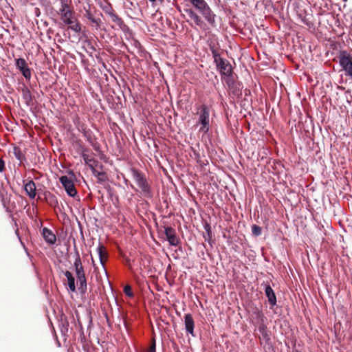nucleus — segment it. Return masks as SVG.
<instances>
[{
  "label": "nucleus",
  "mask_w": 352,
  "mask_h": 352,
  "mask_svg": "<svg viewBox=\"0 0 352 352\" xmlns=\"http://www.w3.org/2000/svg\"><path fill=\"white\" fill-rule=\"evenodd\" d=\"M192 6L193 8L198 11L200 14L212 28H215L216 14L212 10L208 3L205 0H188Z\"/></svg>",
  "instance_id": "nucleus-1"
},
{
  "label": "nucleus",
  "mask_w": 352,
  "mask_h": 352,
  "mask_svg": "<svg viewBox=\"0 0 352 352\" xmlns=\"http://www.w3.org/2000/svg\"><path fill=\"white\" fill-rule=\"evenodd\" d=\"M199 123L201 124L199 131L206 133L209 131L210 110L207 105L202 104L199 112Z\"/></svg>",
  "instance_id": "nucleus-2"
},
{
  "label": "nucleus",
  "mask_w": 352,
  "mask_h": 352,
  "mask_svg": "<svg viewBox=\"0 0 352 352\" xmlns=\"http://www.w3.org/2000/svg\"><path fill=\"white\" fill-rule=\"evenodd\" d=\"M339 63L346 74L352 78V56L346 51L342 52L339 56Z\"/></svg>",
  "instance_id": "nucleus-3"
},
{
  "label": "nucleus",
  "mask_w": 352,
  "mask_h": 352,
  "mask_svg": "<svg viewBox=\"0 0 352 352\" xmlns=\"http://www.w3.org/2000/svg\"><path fill=\"white\" fill-rule=\"evenodd\" d=\"M59 181L69 197H74L77 195V190L74 186V182L67 176H61L59 178Z\"/></svg>",
  "instance_id": "nucleus-4"
},
{
  "label": "nucleus",
  "mask_w": 352,
  "mask_h": 352,
  "mask_svg": "<svg viewBox=\"0 0 352 352\" xmlns=\"http://www.w3.org/2000/svg\"><path fill=\"white\" fill-rule=\"evenodd\" d=\"M217 70L221 75L226 76L228 78L232 77L233 70L231 64L226 58L222 59L216 64Z\"/></svg>",
  "instance_id": "nucleus-5"
},
{
  "label": "nucleus",
  "mask_w": 352,
  "mask_h": 352,
  "mask_svg": "<svg viewBox=\"0 0 352 352\" xmlns=\"http://www.w3.org/2000/svg\"><path fill=\"white\" fill-rule=\"evenodd\" d=\"M15 65L16 69L21 72L23 76L26 80H30L32 76L31 70L28 67L26 60L23 58H18L15 59Z\"/></svg>",
  "instance_id": "nucleus-6"
},
{
  "label": "nucleus",
  "mask_w": 352,
  "mask_h": 352,
  "mask_svg": "<svg viewBox=\"0 0 352 352\" xmlns=\"http://www.w3.org/2000/svg\"><path fill=\"white\" fill-rule=\"evenodd\" d=\"M74 256L75 260L74 262V268L76 273V278H80L85 276L84 267L82 264L79 252L76 246L74 245Z\"/></svg>",
  "instance_id": "nucleus-7"
},
{
  "label": "nucleus",
  "mask_w": 352,
  "mask_h": 352,
  "mask_svg": "<svg viewBox=\"0 0 352 352\" xmlns=\"http://www.w3.org/2000/svg\"><path fill=\"white\" fill-rule=\"evenodd\" d=\"M183 12L186 13L190 20H192L196 26L204 28L206 25L201 17L196 12V10L192 8H184Z\"/></svg>",
  "instance_id": "nucleus-8"
},
{
  "label": "nucleus",
  "mask_w": 352,
  "mask_h": 352,
  "mask_svg": "<svg viewBox=\"0 0 352 352\" xmlns=\"http://www.w3.org/2000/svg\"><path fill=\"white\" fill-rule=\"evenodd\" d=\"M183 12L186 13L190 20H192L196 26L204 28L206 25L201 17L196 12V10L192 8H184Z\"/></svg>",
  "instance_id": "nucleus-9"
},
{
  "label": "nucleus",
  "mask_w": 352,
  "mask_h": 352,
  "mask_svg": "<svg viewBox=\"0 0 352 352\" xmlns=\"http://www.w3.org/2000/svg\"><path fill=\"white\" fill-rule=\"evenodd\" d=\"M261 286L264 287V292L265 295L267 298V300L269 302V304L270 305V309H272L274 306L276 305L277 303V299L276 294L274 291V289L272 288L270 285L267 282H263L261 284Z\"/></svg>",
  "instance_id": "nucleus-10"
},
{
  "label": "nucleus",
  "mask_w": 352,
  "mask_h": 352,
  "mask_svg": "<svg viewBox=\"0 0 352 352\" xmlns=\"http://www.w3.org/2000/svg\"><path fill=\"white\" fill-rule=\"evenodd\" d=\"M106 12L109 14L111 21L116 23V25L120 28V29L124 32H128L129 31V28L126 25L122 18H120L113 10L112 8H109L106 10Z\"/></svg>",
  "instance_id": "nucleus-11"
},
{
  "label": "nucleus",
  "mask_w": 352,
  "mask_h": 352,
  "mask_svg": "<svg viewBox=\"0 0 352 352\" xmlns=\"http://www.w3.org/2000/svg\"><path fill=\"white\" fill-rule=\"evenodd\" d=\"M164 234L170 245L176 247L179 244V239L177 236L175 230L173 228L165 227Z\"/></svg>",
  "instance_id": "nucleus-12"
},
{
  "label": "nucleus",
  "mask_w": 352,
  "mask_h": 352,
  "mask_svg": "<svg viewBox=\"0 0 352 352\" xmlns=\"http://www.w3.org/2000/svg\"><path fill=\"white\" fill-rule=\"evenodd\" d=\"M41 235H42L43 239L45 240V241L47 244L52 245L56 243V236L54 234V233L49 228H47L46 227L43 228L42 231H41Z\"/></svg>",
  "instance_id": "nucleus-13"
},
{
  "label": "nucleus",
  "mask_w": 352,
  "mask_h": 352,
  "mask_svg": "<svg viewBox=\"0 0 352 352\" xmlns=\"http://www.w3.org/2000/svg\"><path fill=\"white\" fill-rule=\"evenodd\" d=\"M184 324L186 332L192 336L194 335L195 322L190 314H186L184 315Z\"/></svg>",
  "instance_id": "nucleus-14"
},
{
  "label": "nucleus",
  "mask_w": 352,
  "mask_h": 352,
  "mask_svg": "<svg viewBox=\"0 0 352 352\" xmlns=\"http://www.w3.org/2000/svg\"><path fill=\"white\" fill-rule=\"evenodd\" d=\"M21 91L22 94V98L24 100L25 104L28 107L33 106V96L32 95L28 87L26 85H23V87L21 88Z\"/></svg>",
  "instance_id": "nucleus-15"
},
{
  "label": "nucleus",
  "mask_w": 352,
  "mask_h": 352,
  "mask_svg": "<svg viewBox=\"0 0 352 352\" xmlns=\"http://www.w3.org/2000/svg\"><path fill=\"white\" fill-rule=\"evenodd\" d=\"M86 18L91 23V26L96 30H106L105 28H102V22L100 18L95 17L91 12L87 11L85 14Z\"/></svg>",
  "instance_id": "nucleus-16"
},
{
  "label": "nucleus",
  "mask_w": 352,
  "mask_h": 352,
  "mask_svg": "<svg viewBox=\"0 0 352 352\" xmlns=\"http://www.w3.org/2000/svg\"><path fill=\"white\" fill-rule=\"evenodd\" d=\"M58 14L60 15L61 20L65 25L71 24V21L74 18V12L71 9H67V12L59 10Z\"/></svg>",
  "instance_id": "nucleus-17"
},
{
  "label": "nucleus",
  "mask_w": 352,
  "mask_h": 352,
  "mask_svg": "<svg viewBox=\"0 0 352 352\" xmlns=\"http://www.w3.org/2000/svg\"><path fill=\"white\" fill-rule=\"evenodd\" d=\"M138 186L141 189L143 196L146 198H151L153 197L152 189L147 181V179L138 184Z\"/></svg>",
  "instance_id": "nucleus-18"
},
{
  "label": "nucleus",
  "mask_w": 352,
  "mask_h": 352,
  "mask_svg": "<svg viewBox=\"0 0 352 352\" xmlns=\"http://www.w3.org/2000/svg\"><path fill=\"white\" fill-rule=\"evenodd\" d=\"M58 326L61 335L64 337L68 336L67 333L69 331V320L65 315H62L60 316V319L58 321Z\"/></svg>",
  "instance_id": "nucleus-19"
},
{
  "label": "nucleus",
  "mask_w": 352,
  "mask_h": 352,
  "mask_svg": "<svg viewBox=\"0 0 352 352\" xmlns=\"http://www.w3.org/2000/svg\"><path fill=\"white\" fill-rule=\"evenodd\" d=\"M258 331L261 335L260 339H263L267 344H270L271 343V338L267 325L265 324H259Z\"/></svg>",
  "instance_id": "nucleus-20"
},
{
  "label": "nucleus",
  "mask_w": 352,
  "mask_h": 352,
  "mask_svg": "<svg viewBox=\"0 0 352 352\" xmlns=\"http://www.w3.org/2000/svg\"><path fill=\"white\" fill-rule=\"evenodd\" d=\"M24 190L30 198L34 199L36 197V185L33 180H29L24 184Z\"/></svg>",
  "instance_id": "nucleus-21"
},
{
  "label": "nucleus",
  "mask_w": 352,
  "mask_h": 352,
  "mask_svg": "<svg viewBox=\"0 0 352 352\" xmlns=\"http://www.w3.org/2000/svg\"><path fill=\"white\" fill-rule=\"evenodd\" d=\"M131 172L137 185L146 179L145 174L138 169L132 168H131Z\"/></svg>",
  "instance_id": "nucleus-22"
},
{
  "label": "nucleus",
  "mask_w": 352,
  "mask_h": 352,
  "mask_svg": "<svg viewBox=\"0 0 352 352\" xmlns=\"http://www.w3.org/2000/svg\"><path fill=\"white\" fill-rule=\"evenodd\" d=\"M87 151H88V149H87V148L82 149L81 157H82L85 164L86 165H87L92 171H95L94 166L91 163L96 162V160L93 158H89L88 155H87L85 153V152H87Z\"/></svg>",
  "instance_id": "nucleus-23"
},
{
  "label": "nucleus",
  "mask_w": 352,
  "mask_h": 352,
  "mask_svg": "<svg viewBox=\"0 0 352 352\" xmlns=\"http://www.w3.org/2000/svg\"><path fill=\"white\" fill-rule=\"evenodd\" d=\"M209 49L211 52L212 58L214 59V63L215 64L224 58L221 57V54H219V52H218L217 49L215 47L214 44H210Z\"/></svg>",
  "instance_id": "nucleus-24"
},
{
  "label": "nucleus",
  "mask_w": 352,
  "mask_h": 352,
  "mask_svg": "<svg viewBox=\"0 0 352 352\" xmlns=\"http://www.w3.org/2000/svg\"><path fill=\"white\" fill-rule=\"evenodd\" d=\"M96 251H97L98 256H99L100 263L102 265V266L103 267V268L105 270L104 263V256L106 254L105 247L104 245H102L101 243H99L98 248H96Z\"/></svg>",
  "instance_id": "nucleus-25"
},
{
  "label": "nucleus",
  "mask_w": 352,
  "mask_h": 352,
  "mask_svg": "<svg viewBox=\"0 0 352 352\" xmlns=\"http://www.w3.org/2000/svg\"><path fill=\"white\" fill-rule=\"evenodd\" d=\"M77 281L79 283L78 289L81 294H84L87 292V278L86 276H82L80 278H77Z\"/></svg>",
  "instance_id": "nucleus-26"
},
{
  "label": "nucleus",
  "mask_w": 352,
  "mask_h": 352,
  "mask_svg": "<svg viewBox=\"0 0 352 352\" xmlns=\"http://www.w3.org/2000/svg\"><path fill=\"white\" fill-rule=\"evenodd\" d=\"M204 228L206 230L207 236H206L204 234L203 235L204 239L206 241H208V243H210V241L212 239V229L210 224L208 222H205L204 224Z\"/></svg>",
  "instance_id": "nucleus-27"
},
{
  "label": "nucleus",
  "mask_w": 352,
  "mask_h": 352,
  "mask_svg": "<svg viewBox=\"0 0 352 352\" xmlns=\"http://www.w3.org/2000/svg\"><path fill=\"white\" fill-rule=\"evenodd\" d=\"M46 199H47V204L51 207L54 208L58 207V199L54 195L49 192L48 195L46 196Z\"/></svg>",
  "instance_id": "nucleus-28"
},
{
  "label": "nucleus",
  "mask_w": 352,
  "mask_h": 352,
  "mask_svg": "<svg viewBox=\"0 0 352 352\" xmlns=\"http://www.w3.org/2000/svg\"><path fill=\"white\" fill-rule=\"evenodd\" d=\"M68 28L76 33L79 34L82 31L81 25L78 22H74V20L71 21V24H67Z\"/></svg>",
  "instance_id": "nucleus-29"
},
{
  "label": "nucleus",
  "mask_w": 352,
  "mask_h": 352,
  "mask_svg": "<svg viewBox=\"0 0 352 352\" xmlns=\"http://www.w3.org/2000/svg\"><path fill=\"white\" fill-rule=\"evenodd\" d=\"M13 153H14L15 158L16 160H18L19 161H20L21 162L25 160V156L21 151L20 148L15 146L13 149Z\"/></svg>",
  "instance_id": "nucleus-30"
},
{
  "label": "nucleus",
  "mask_w": 352,
  "mask_h": 352,
  "mask_svg": "<svg viewBox=\"0 0 352 352\" xmlns=\"http://www.w3.org/2000/svg\"><path fill=\"white\" fill-rule=\"evenodd\" d=\"M92 172H93V174L94 175V176L97 177L99 183H102V182L107 181L108 179L107 175L106 173H104V172L98 171L96 170H95V171H92Z\"/></svg>",
  "instance_id": "nucleus-31"
},
{
  "label": "nucleus",
  "mask_w": 352,
  "mask_h": 352,
  "mask_svg": "<svg viewBox=\"0 0 352 352\" xmlns=\"http://www.w3.org/2000/svg\"><path fill=\"white\" fill-rule=\"evenodd\" d=\"M254 314L256 319L258 320V322H260L259 324H265V320H266V318L263 314L262 311L256 309L254 311Z\"/></svg>",
  "instance_id": "nucleus-32"
},
{
  "label": "nucleus",
  "mask_w": 352,
  "mask_h": 352,
  "mask_svg": "<svg viewBox=\"0 0 352 352\" xmlns=\"http://www.w3.org/2000/svg\"><path fill=\"white\" fill-rule=\"evenodd\" d=\"M232 94L234 96L239 97L241 96V91L239 85H236L230 88Z\"/></svg>",
  "instance_id": "nucleus-33"
},
{
  "label": "nucleus",
  "mask_w": 352,
  "mask_h": 352,
  "mask_svg": "<svg viewBox=\"0 0 352 352\" xmlns=\"http://www.w3.org/2000/svg\"><path fill=\"white\" fill-rule=\"evenodd\" d=\"M252 232L253 236H259L262 234V228L258 225L253 224L252 226Z\"/></svg>",
  "instance_id": "nucleus-34"
},
{
  "label": "nucleus",
  "mask_w": 352,
  "mask_h": 352,
  "mask_svg": "<svg viewBox=\"0 0 352 352\" xmlns=\"http://www.w3.org/2000/svg\"><path fill=\"white\" fill-rule=\"evenodd\" d=\"M123 292L124 294L129 298H133L134 296L132 288L129 285H126L124 286Z\"/></svg>",
  "instance_id": "nucleus-35"
},
{
  "label": "nucleus",
  "mask_w": 352,
  "mask_h": 352,
  "mask_svg": "<svg viewBox=\"0 0 352 352\" xmlns=\"http://www.w3.org/2000/svg\"><path fill=\"white\" fill-rule=\"evenodd\" d=\"M67 285H68L69 289L72 292H76V288L74 277H72L71 278H68L67 279Z\"/></svg>",
  "instance_id": "nucleus-36"
},
{
  "label": "nucleus",
  "mask_w": 352,
  "mask_h": 352,
  "mask_svg": "<svg viewBox=\"0 0 352 352\" xmlns=\"http://www.w3.org/2000/svg\"><path fill=\"white\" fill-rule=\"evenodd\" d=\"M85 137L86 138L87 142L91 144L94 141H96V138H93L92 132L91 131H87L84 133Z\"/></svg>",
  "instance_id": "nucleus-37"
},
{
  "label": "nucleus",
  "mask_w": 352,
  "mask_h": 352,
  "mask_svg": "<svg viewBox=\"0 0 352 352\" xmlns=\"http://www.w3.org/2000/svg\"><path fill=\"white\" fill-rule=\"evenodd\" d=\"M226 84L228 85V86L229 87V88H231L233 86L236 85V83L235 82V81L234 80V79L232 78V77H230L228 78V79L226 80Z\"/></svg>",
  "instance_id": "nucleus-38"
},
{
  "label": "nucleus",
  "mask_w": 352,
  "mask_h": 352,
  "mask_svg": "<svg viewBox=\"0 0 352 352\" xmlns=\"http://www.w3.org/2000/svg\"><path fill=\"white\" fill-rule=\"evenodd\" d=\"M91 145L92 146V147L94 148V149L96 151H97V152L100 151V146L98 142L94 141L93 143L91 144Z\"/></svg>",
  "instance_id": "nucleus-39"
},
{
  "label": "nucleus",
  "mask_w": 352,
  "mask_h": 352,
  "mask_svg": "<svg viewBox=\"0 0 352 352\" xmlns=\"http://www.w3.org/2000/svg\"><path fill=\"white\" fill-rule=\"evenodd\" d=\"M147 352H156V346H155V342L153 341L152 344L148 348Z\"/></svg>",
  "instance_id": "nucleus-40"
},
{
  "label": "nucleus",
  "mask_w": 352,
  "mask_h": 352,
  "mask_svg": "<svg viewBox=\"0 0 352 352\" xmlns=\"http://www.w3.org/2000/svg\"><path fill=\"white\" fill-rule=\"evenodd\" d=\"M5 169V162L0 157V173L3 172Z\"/></svg>",
  "instance_id": "nucleus-41"
},
{
  "label": "nucleus",
  "mask_w": 352,
  "mask_h": 352,
  "mask_svg": "<svg viewBox=\"0 0 352 352\" xmlns=\"http://www.w3.org/2000/svg\"><path fill=\"white\" fill-rule=\"evenodd\" d=\"M67 9H70L67 3L61 4L60 10H63L65 12H67Z\"/></svg>",
  "instance_id": "nucleus-42"
},
{
  "label": "nucleus",
  "mask_w": 352,
  "mask_h": 352,
  "mask_svg": "<svg viewBox=\"0 0 352 352\" xmlns=\"http://www.w3.org/2000/svg\"><path fill=\"white\" fill-rule=\"evenodd\" d=\"M63 274L66 276L67 279L74 277L73 274L69 271L67 270L64 272Z\"/></svg>",
  "instance_id": "nucleus-43"
},
{
  "label": "nucleus",
  "mask_w": 352,
  "mask_h": 352,
  "mask_svg": "<svg viewBox=\"0 0 352 352\" xmlns=\"http://www.w3.org/2000/svg\"><path fill=\"white\" fill-rule=\"evenodd\" d=\"M41 2L43 5H49L50 3L48 0H41Z\"/></svg>",
  "instance_id": "nucleus-44"
},
{
  "label": "nucleus",
  "mask_w": 352,
  "mask_h": 352,
  "mask_svg": "<svg viewBox=\"0 0 352 352\" xmlns=\"http://www.w3.org/2000/svg\"><path fill=\"white\" fill-rule=\"evenodd\" d=\"M40 14V11H39V9L38 8H35V14L38 16Z\"/></svg>",
  "instance_id": "nucleus-45"
},
{
  "label": "nucleus",
  "mask_w": 352,
  "mask_h": 352,
  "mask_svg": "<svg viewBox=\"0 0 352 352\" xmlns=\"http://www.w3.org/2000/svg\"><path fill=\"white\" fill-rule=\"evenodd\" d=\"M148 1L152 3L155 2V1H159L160 3H162L164 1V0H148Z\"/></svg>",
  "instance_id": "nucleus-46"
},
{
  "label": "nucleus",
  "mask_w": 352,
  "mask_h": 352,
  "mask_svg": "<svg viewBox=\"0 0 352 352\" xmlns=\"http://www.w3.org/2000/svg\"><path fill=\"white\" fill-rule=\"evenodd\" d=\"M60 4L67 3V0H60Z\"/></svg>",
  "instance_id": "nucleus-47"
},
{
  "label": "nucleus",
  "mask_w": 352,
  "mask_h": 352,
  "mask_svg": "<svg viewBox=\"0 0 352 352\" xmlns=\"http://www.w3.org/2000/svg\"><path fill=\"white\" fill-rule=\"evenodd\" d=\"M15 232H16V235H17V236H18L19 239L21 241V237H20V236H19V234L18 230H16Z\"/></svg>",
  "instance_id": "nucleus-48"
},
{
  "label": "nucleus",
  "mask_w": 352,
  "mask_h": 352,
  "mask_svg": "<svg viewBox=\"0 0 352 352\" xmlns=\"http://www.w3.org/2000/svg\"><path fill=\"white\" fill-rule=\"evenodd\" d=\"M78 324L79 325L80 329H82L80 322L78 320Z\"/></svg>",
  "instance_id": "nucleus-49"
},
{
  "label": "nucleus",
  "mask_w": 352,
  "mask_h": 352,
  "mask_svg": "<svg viewBox=\"0 0 352 352\" xmlns=\"http://www.w3.org/2000/svg\"><path fill=\"white\" fill-rule=\"evenodd\" d=\"M71 319L72 320V321H73L74 323H76L74 316H72ZM75 325H76V324H75Z\"/></svg>",
  "instance_id": "nucleus-50"
},
{
  "label": "nucleus",
  "mask_w": 352,
  "mask_h": 352,
  "mask_svg": "<svg viewBox=\"0 0 352 352\" xmlns=\"http://www.w3.org/2000/svg\"><path fill=\"white\" fill-rule=\"evenodd\" d=\"M69 175H71L72 176H74V177L75 176V175H74V172H73V171H70V172L69 173Z\"/></svg>",
  "instance_id": "nucleus-51"
},
{
  "label": "nucleus",
  "mask_w": 352,
  "mask_h": 352,
  "mask_svg": "<svg viewBox=\"0 0 352 352\" xmlns=\"http://www.w3.org/2000/svg\"><path fill=\"white\" fill-rule=\"evenodd\" d=\"M57 344H58V346L60 347L61 345H60V343L59 341H57Z\"/></svg>",
  "instance_id": "nucleus-52"
},
{
  "label": "nucleus",
  "mask_w": 352,
  "mask_h": 352,
  "mask_svg": "<svg viewBox=\"0 0 352 352\" xmlns=\"http://www.w3.org/2000/svg\"><path fill=\"white\" fill-rule=\"evenodd\" d=\"M186 21H187L188 23H190V22H189V20H186ZM189 24H190V27H192V26H193L192 23H189Z\"/></svg>",
  "instance_id": "nucleus-53"
},
{
  "label": "nucleus",
  "mask_w": 352,
  "mask_h": 352,
  "mask_svg": "<svg viewBox=\"0 0 352 352\" xmlns=\"http://www.w3.org/2000/svg\"><path fill=\"white\" fill-rule=\"evenodd\" d=\"M20 241H21V243L23 246H25V245H24V244H23V243L21 241V240ZM24 249H26V247H24Z\"/></svg>",
  "instance_id": "nucleus-54"
}]
</instances>
